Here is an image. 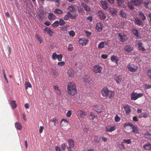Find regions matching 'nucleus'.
<instances>
[{"mask_svg":"<svg viewBox=\"0 0 151 151\" xmlns=\"http://www.w3.org/2000/svg\"><path fill=\"white\" fill-rule=\"evenodd\" d=\"M128 8L131 10H133L134 9V4L132 3L129 2L127 3Z\"/></svg>","mask_w":151,"mask_h":151,"instance_id":"nucleus-36","label":"nucleus"},{"mask_svg":"<svg viewBox=\"0 0 151 151\" xmlns=\"http://www.w3.org/2000/svg\"><path fill=\"white\" fill-rule=\"evenodd\" d=\"M131 99L132 100H136L142 97L143 95L142 93H137L134 91H133L130 94Z\"/></svg>","mask_w":151,"mask_h":151,"instance_id":"nucleus-2","label":"nucleus"},{"mask_svg":"<svg viewBox=\"0 0 151 151\" xmlns=\"http://www.w3.org/2000/svg\"><path fill=\"white\" fill-rule=\"evenodd\" d=\"M109 91V90L106 87L104 88L101 91V93L102 96H106Z\"/></svg>","mask_w":151,"mask_h":151,"instance_id":"nucleus-17","label":"nucleus"},{"mask_svg":"<svg viewBox=\"0 0 151 151\" xmlns=\"http://www.w3.org/2000/svg\"><path fill=\"white\" fill-rule=\"evenodd\" d=\"M50 121L54 122V125L55 126L57 124L58 120L56 118H54L51 119Z\"/></svg>","mask_w":151,"mask_h":151,"instance_id":"nucleus-49","label":"nucleus"},{"mask_svg":"<svg viewBox=\"0 0 151 151\" xmlns=\"http://www.w3.org/2000/svg\"><path fill=\"white\" fill-rule=\"evenodd\" d=\"M127 67L128 70L132 72H137L138 69L137 65H134L133 64L130 63L127 65Z\"/></svg>","mask_w":151,"mask_h":151,"instance_id":"nucleus-3","label":"nucleus"},{"mask_svg":"<svg viewBox=\"0 0 151 151\" xmlns=\"http://www.w3.org/2000/svg\"><path fill=\"white\" fill-rule=\"evenodd\" d=\"M139 16L140 19L143 21L145 20L146 19V17L144 13L141 11L138 12Z\"/></svg>","mask_w":151,"mask_h":151,"instance_id":"nucleus-19","label":"nucleus"},{"mask_svg":"<svg viewBox=\"0 0 151 151\" xmlns=\"http://www.w3.org/2000/svg\"><path fill=\"white\" fill-rule=\"evenodd\" d=\"M59 25V21H56L55 22L52 24V27H57Z\"/></svg>","mask_w":151,"mask_h":151,"instance_id":"nucleus-46","label":"nucleus"},{"mask_svg":"<svg viewBox=\"0 0 151 151\" xmlns=\"http://www.w3.org/2000/svg\"><path fill=\"white\" fill-rule=\"evenodd\" d=\"M116 129V127L115 126L109 125L106 127V132H112V131H114Z\"/></svg>","mask_w":151,"mask_h":151,"instance_id":"nucleus-9","label":"nucleus"},{"mask_svg":"<svg viewBox=\"0 0 151 151\" xmlns=\"http://www.w3.org/2000/svg\"><path fill=\"white\" fill-rule=\"evenodd\" d=\"M10 104L11 105L12 108L13 109L16 108L17 107V104L15 103V101H10Z\"/></svg>","mask_w":151,"mask_h":151,"instance_id":"nucleus-32","label":"nucleus"},{"mask_svg":"<svg viewBox=\"0 0 151 151\" xmlns=\"http://www.w3.org/2000/svg\"><path fill=\"white\" fill-rule=\"evenodd\" d=\"M114 78L115 80L118 84H120L122 79V76L120 75H115Z\"/></svg>","mask_w":151,"mask_h":151,"instance_id":"nucleus-13","label":"nucleus"},{"mask_svg":"<svg viewBox=\"0 0 151 151\" xmlns=\"http://www.w3.org/2000/svg\"><path fill=\"white\" fill-rule=\"evenodd\" d=\"M102 68L99 65H94L92 68V71L96 73H100L102 70Z\"/></svg>","mask_w":151,"mask_h":151,"instance_id":"nucleus-4","label":"nucleus"},{"mask_svg":"<svg viewBox=\"0 0 151 151\" xmlns=\"http://www.w3.org/2000/svg\"><path fill=\"white\" fill-rule=\"evenodd\" d=\"M16 128L18 130H20L22 129V127L21 124L18 122H16L15 124Z\"/></svg>","mask_w":151,"mask_h":151,"instance_id":"nucleus-23","label":"nucleus"},{"mask_svg":"<svg viewBox=\"0 0 151 151\" xmlns=\"http://www.w3.org/2000/svg\"><path fill=\"white\" fill-rule=\"evenodd\" d=\"M101 5L102 8L106 10L108 8V3L105 1H101Z\"/></svg>","mask_w":151,"mask_h":151,"instance_id":"nucleus-14","label":"nucleus"},{"mask_svg":"<svg viewBox=\"0 0 151 151\" xmlns=\"http://www.w3.org/2000/svg\"><path fill=\"white\" fill-rule=\"evenodd\" d=\"M119 15L122 17L125 18L127 17V15L125 12L123 10H121L119 12Z\"/></svg>","mask_w":151,"mask_h":151,"instance_id":"nucleus-30","label":"nucleus"},{"mask_svg":"<svg viewBox=\"0 0 151 151\" xmlns=\"http://www.w3.org/2000/svg\"><path fill=\"white\" fill-rule=\"evenodd\" d=\"M94 110L99 113H101L102 112L101 107L98 106H95L93 107Z\"/></svg>","mask_w":151,"mask_h":151,"instance_id":"nucleus-29","label":"nucleus"},{"mask_svg":"<svg viewBox=\"0 0 151 151\" xmlns=\"http://www.w3.org/2000/svg\"><path fill=\"white\" fill-rule=\"evenodd\" d=\"M98 13L99 15V17L100 19L102 20H105L106 17V14L104 13L102 10H100L98 11Z\"/></svg>","mask_w":151,"mask_h":151,"instance_id":"nucleus-8","label":"nucleus"},{"mask_svg":"<svg viewBox=\"0 0 151 151\" xmlns=\"http://www.w3.org/2000/svg\"><path fill=\"white\" fill-rule=\"evenodd\" d=\"M74 49L72 45H69L68 48V51H72Z\"/></svg>","mask_w":151,"mask_h":151,"instance_id":"nucleus-53","label":"nucleus"},{"mask_svg":"<svg viewBox=\"0 0 151 151\" xmlns=\"http://www.w3.org/2000/svg\"><path fill=\"white\" fill-rule=\"evenodd\" d=\"M55 92L58 95H60L61 92L60 90L59 89L58 87L56 86H54Z\"/></svg>","mask_w":151,"mask_h":151,"instance_id":"nucleus-33","label":"nucleus"},{"mask_svg":"<svg viewBox=\"0 0 151 151\" xmlns=\"http://www.w3.org/2000/svg\"><path fill=\"white\" fill-rule=\"evenodd\" d=\"M35 37L36 39L40 43H41L42 42V40L41 38L40 37L39 35L36 34L35 35Z\"/></svg>","mask_w":151,"mask_h":151,"instance_id":"nucleus-45","label":"nucleus"},{"mask_svg":"<svg viewBox=\"0 0 151 151\" xmlns=\"http://www.w3.org/2000/svg\"><path fill=\"white\" fill-rule=\"evenodd\" d=\"M114 119L115 121L116 122H119L120 120V117H119L117 115L115 117Z\"/></svg>","mask_w":151,"mask_h":151,"instance_id":"nucleus-57","label":"nucleus"},{"mask_svg":"<svg viewBox=\"0 0 151 151\" xmlns=\"http://www.w3.org/2000/svg\"><path fill=\"white\" fill-rule=\"evenodd\" d=\"M131 1L136 6H139L142 4V1L140 0H132Z\"/></svg>","mask_w":151,"mask_h":151,"instance_id":"nucleus-20","label":"nucleus"},{"mask_svg":"<svg viewBox=\"0 0 151 151\" xmlns=\"http://www.w3.org/2000/svg\"><path fill=\"white\" fill-rule=\"evenodd\" d=\"M124 142H125L128 144H130L132 142L131 139H124Z\"/></svg>","mask_w":151,"mask_h":151,"instance_id":"nucleus-55","label":"nucleus"},{"mask_svg":"<svg viewBox=\"0 0 151 151\" xmlns=\"http://www.w3.org/2000/svg\"><path fill=\"white\" fill-rule=\"evenodd\" d=\"M110 12L113 15H115L117 14V12L116 10L114 8H111L109 9Z\"/></svg>","mask_w":151,"mask_h":151,"instance_id":"nucleus-35","label":"nucleus"},{"mask_svg":"<svg viewBox=\"0 0 151 151\" xmlns=\"http://www.w3.org/2000/svg\"><path fill=\"white\" fill-rule=\"evenodd\" d=\"M25 89L27 90L28 88H31L32 87V85L30 83L29 81H26L25 82Z\"/></svg>","mask_w":151,"mask_h":151,"instance_id":"nucleus-39","label":"nucleus"},{"mask_svg":"<svg viewBox=\"0 0 151 151\" xmlns=\"http://www.w3.org/2000/svg\"><path fill=\"white\" fill-rule=\"evenodd\" d=\"M88 41V40L86 39L83 37L80 39L79 40L80 44L82 45H85L87 44Z\"/></svg>","mask_w":151,"mask_h":151,"instance_id":"nucleus-16","label":"nucleus"},{"mask_svg":"<svg viewBox=\"0 0 151 151\" xmlns=\"http://www.w3.org/2000/svg\"><path fill=\"white\" fill-rule=\"evenodd\" d=\"M143 147L145 150H151V144L148 143H146L144 145Z\"/></svg>","mask_w":151,"mask_h":151,"instance_id":"nucleus-24","label":"nucleus"},{"mask_svg":"<svg viewBox=\"0 0 151 151\" xmlns=\"http://www.w3.org/2000/svg\"><path fill=\"white\" fill-rule=\"evenodd\" d=\"M44 31L47 32V33L50 36H52L53 35L54 33L51 29L47 27L45 28L44 29Z\"/></svg>","mask_w":151,"mask_h":151,"instance_id":"nucleus-22","label":"nucleus"},{"mask_svg":"<svg viewBox=\"0 0 151 151\" xmlns=\"http://www.w3.org/2000/svg\"><path fill=\"white\" fill-rule=\"evenodd\" d=\"M63 56L62 54L58 55L57 58L59 61H61L62 60Z\"/></svg>","mask_w":151,"mask_h":151,"instance_id":"nucleus-52","label":"nucleus"},{"mask_svg":"<svg viewBox=\"0 0 151 151\" xmlns=\"http://www.w3.org/2000/svg\"><path fill=\"white\" fill-rule=\"evenodd\" d=\"M71 12H68L67 13V14L68 15L69 17V18H70L72 19H76L77 16H78V14L76 13H75L74 14V15H73L71 13Z\"/></svg>","mask_w":151,"mask_h":151,"instance_id":"nucleus-21","label":"nucleus"},{"mask_svg":"<svg viewBox=\"0 0 151 151\" xmlns=\"http://www.w3.org/2000/svg\"><path fill=\"white\" fill-rule=\"evenodd\" d=\"M148 114L145 112L142 113L140 114L139 115V118L144 117V118H147L148 117Z\"/></svg>","mask_w":151,"mask_h":151,"instance_id":"nucleus-38","label":"nucleus"},{"mask_svg":"<svg viewBox=\"0 0 151 151\" xmlns=\"http://www.w3.org/2000/svg\"><path fill=\"white\" fill-rule=\"evenodd\" d=\"M118 38L119 40L122 42H124L127 40L126 35L124 34H118Z\"/></svg>","mask_w":151,"mask_h":151,"instance_id":"nucleus-5","label":"nucleus"},{"mask_svg":"<svg viewBox=\"0 0 151 151\" xmlns=\"http://www.w3.org/2000/svg\"><path fill=\"white\" fill-rule=\"evenodd\" d=\"M132 31L133 34L137 37H139V32L138 30L133 28L132 29Z\"/></svg>","mask_w":151,"mask_h":151,"instance_id":"nucleus-28","label":"nucleus"},{"mask_svg":"<svg viewBox=\"0 0 151 151\" xmlns=\"http://www.w3.org/2000/svg\"><path fill=\"white\" fill-rule=\"evenodd\" d=\"M108 43L106 42H100L99 44L98 47L99 49H101L105 47V45H107Z\"/></svg>","mask_w":151,"mask_h":151,"instance_id":"nucleus-18","label":"nucleus"},{"mask_svg":"<svg viewBox=\"0 0 151 151\" xmlns=\"http://www.w3.org/2000/svg\"><path fill=\"white\" fill-rule=\"evenodd\" d=\"M67 74L69 77H72L74 76V72L73 70H69Z\"/></svg>","mask_w":151,"mask_h":151,"instance_id":"nucleus-34","label":"nucleus"},{"mask_svg":"<svg viewBox=\"0 0 151 151\" xmlns=\"http://www.w3.org/2000/svg\"><path fill=\"white\" fill-rule=\"evenodd\" d=\"M124 50L127 52H130L133 50V48L129 45H126L124 47Z\"/></svg>","mask_w":151,"mask_h":151,"instance_id":"nucleus-25","label":"nucleus"},{"mask_svg":"<svg viewBox=\"0 0 151 151\" xmlns=\"http://www.w3.org/2000/svg\"><path fill=\"white\" fill-rule=\"evenodd\" d=\"M100 140V138H99L98 136H96L94 137V140L95 142H99Z\"/></svg>","mask_w":151,"mask_h":151,"instance_id":"nucleus-51","label":"nucleus"},{"mask_svg":"<svg viewBox=\"0 0 151 151\" xmlns=\"http://www.w3.org/2000/svg\"><path fill=\"white\" fill-rule=\"evenodd\" d=\"M114 95L115 93L114 91L109 90L106 96H108L109 98L111 99L114 96Z\"/></svg>","mask_w":151,"mask_h":151,"instance_id":"nucleus-26","label":"nucleus"},{"mask_svg":"<svg viewBox=\"0 0 151 151\" xmlns=\"http://www.w3.org/2000/svg\"><path fill=\"white\" fill-rule=\"evenodd\" d=\"M39 17L40 19H43L45 17V14L43 12L40 13L39 15Z\"/></svg>","mask_w":151,"mask_h":151,"instance_id":"nucleus-50","label":"nucleus"},{"mask_svg":"<svg viewBox=\"0 0 151 151\" xmlns=\"http://www.w3.org/2000/svg\"><path fill=\"white\" fill-rule=\"evenodd\" d=\"M134 22L135 24L139 26L142 27L143 26V22L138 17H136L135 18Z\"/></svg>","mask_w":151,"mask_h":151,"instance_id":"nucleus-6","label":"nucleus"},{"mask_svg":"<svg viewBox=\"0 0 151 151\" xmlns=\"http://www.w3.org/2000/svg\"><path fill=\"white\" fill-rule=\"evenodd\" d=\"M58 55H57L56 53H55V52L52 55V59L54 60H56L57 58Z\"/></svg>","mask_w":151,"mask_h":151,"instance_id":"nucleus-58","label":"nucleus"},{"mask_svg":"<svg viewBox=\"0 0 151 151\" xmlns=\"http://www.w3.org/2000/svg\"><path fill=\"white\" fill-rule=\"evenodd\" d=\"M65 63L64 61L59 62L58 63V65L59 66H63L65 65Z\"/></svg>","mask_w":151,"mask_h":151,"instance_id":"nucleus-61","label":"nucleus"},{"mask_svg":"<svg viewBox=\"0 0 151 151\" xmlns=\"http://www.w3.org/2000/svg\"><path fill=\"white\" fill-rule=\"evenodd\" d=\"M54 13L58 14H61L63 13V12L59 9H56L55 10Z\"/></svg>","mask_w":151,"mask_h":151,"instance_id":"nucleus-41","label":"nucleus"},{"mask_svg":"<svg viewBox=\"0 0 151 151\" xmlns=\"http://www.w3.org/2000/svg\"><path fill=\"white\" fill-rule=\"evenodd\" d=\"M149 18L148 21L151 24V13L149 12V13L147 16Z\"/></svg>","mask_w":151,"mask_h":151,"instance_id":"nucleus-63","label":"nucleus"},{"mask_svg":"<svg viewBox=\"0 0 151 151\" xmlns=\"http://www.w3.org/2000/svg\"><path fill=\"white\" fill-rule=\"evenodd\" d=\"M112 61L117 64L119 60V58L116 56L112 55L111 58Z\"/></svg>","mask_w":151,"mask_h":151,"instance_id":"nucleus-12","label":"nucleus"},{"mask_svg":"<svg viewBox=\"0 0 151 151\" xmlns=\"http://www.w3.org/2000/svg\"><path fill=\"white\" fill-rule=\"evenodd\" d=\"M149 3V1L147 0H146L144 2V6L146 8H147Z\"/></svg>","mask_w":151,"mask_h":151,"instance_id":"nucleus-54","label":"nucleus"},{"mask_svg":"<svg viewBox=\"0 0 151 151\" xmlns=\"http://www.w3.org/2000/svg\"><path fill=\"white\" fill-rule=\"evenodd\" d=\"M68 121L66 119H63L61 121V124L63 126L65 124H68Z\"/></svg>","mask_w":151,"mask_h":151,"instance_id":"nucleus-37","label":"nucleus"},{"mask_svg":"<svg viewBox=\"0 0 151 151\" xmlns=\"http://www.w3.org/2000/svg\"><path fill=\"white\" fill-rule=\"evenodd\" d=\"M119 147L121 150L125 149L126 148L125 146L122 142H121V144L119 145Z\"/></svg>","mask_w":151,"mask_h":151,"instance_id":"nucleus-44","label":"nucleus"},{"mask_svg":"<svg viewBox=\"0 0 151 151\" xmlns=\"http://www.w3.org/2000/svg\"><path fill=\"white\" fill-rule=\"evenodd\" d=\"M76 6L74 4L68 6V9L69 12L72 13H74L76 11Z\"/></svg>","mask_w":151,"mask_h":151,"instance_id":"nucleus-10","label":"nucleus"},{"mask_svg":"<svg viewBox=\"0 0 151 151\" xmlns=\"http://www.w3.org/2000/svg\"><path fill=\"white\" fill-rule=\"evenodd\" d=\"M78 12L81 13L82 15H84L85 14V12L83 8L81 7H79L78 8Z\"/></svg>","mask_w":151,"mask_h":151,"instance_id":"nucleus-40","label":"nucleus"},{"mask_svg":"<svg viewBox=\"0 0 151 151\" xmlns=\"http://www.w3.org/2000/svg\"><path fill=\"white\" fill-rule=\"evenodd\" d=\"M81 4L82 6L84 8L85 10L86 11H90L91 10L90 7L87 5L86 4L83 3H82Z\"/></svg>","mask_w":151,"mask_h":151,"instance_id":"nucleus-27","label":"nucleus"},{"mask_svg":"<svg viewBox=\"0 0 151 151\" xmlns=\"http://www.w3.org/2000/svg\"><path fill=\"white\" fill-rule=\"evenodd\" d=\"M117 4L119 6H120L122 4H123L124 1L122 0H117Z\"/></svg>","mask_w":151,"mask_h":151,"instance_id":"nucleus-59","label":"nucleus"},{"mask_svg":"<svg viewBox=\"0 0 151 151\" xmlns=\"http://www.w3.org/2000/svg\"><path fill=\"white\" fill-rule=\"evenodd\" d=\"M124 108L125 110V113L127 115H128L131 112L130 107L128 105H126L124 106Z\"/></svg>","mask_w":151,"mask_h":151,"instance_id":"nucleus-15","label":"nucleus"},{"mask_svg":"<svg viewBox=\"0 0 151 151\" xmlns=\"http://www.w3.org/2000/svg\"><path fill=\"white\" fill-rule=\"evenodd\" d=\"M71 114H72V112H71V111H70V110H69L68 111V112L66 114V116L68 117H70V116H71Z\"/></svg>","mask_w":151,"mask_h":151,"instance_id":"nucleus-62","label":"nucleus"},{"mask_svg":"<svg viewBox=\"0 0 151 151\" xmlns=\"http://www.w3.org/2000/svg\"><path fill=\"white\" fill-rule=\"evenodd\" d=\"M68 147H67L73 148L74 147V142L72 139H69L67 141Z\"/></svg>","mask_w":151,"mask_h":151,"instance_id":"nucleus-11","label":"nucleus"},{"mask_svg":"<svg viewBox=\"0 0 151 151\" xmlns=\"http://www.w3.org/2000/svg\"><path fill=\"white\" fill-rule=\"evenodd\" d=\"M69 34L72 37H73L75 35V32L73 30L70 31L69 32Z\"/></svg>","mask_w":151,"mask_h":151,"instance_id":"nucleus-56","label":"nucleus"},{"mask_svg":"<svg viewBox=\"0 0 151 151\" xmlns=\"http://www.w3.org/2000/svg\"><path fill=\"white\" fill-rule=\"evenodd\" d=\"M78 112L80 116L82 117H84L86 115V114L82 110L79 111Z\"/></svg>","mask_w":151,"mask_h":151,"instance_id":"nucleus-43","label":"nucleus"},{"mask_svg":"<svg viewBox=\"0 0 151 151\" xmlns=\"http://www.w3.org/2000/svg\"><path fill=\"white\" fill-rule=\"evenodd\" d=\"M48 19L50 20L55 19V16L52 13H49L48 17Z\"/></svg>","mask_w":151,"mask_h":151,"instance_id":"nucleus-31","label":"nucleus"},{"mask_svg":"<svg viewBox=\"0 0 151 151\" xmlns=\"http://www.w3.org/2000/svg\"><path fill=\"white\" fill-rule=\"evenodd\" d=\"M147 76L149 77L151 79V70H148L147 72Z\"/></svg>","mask_w":151,"mask_h":151,"instance_id":"nucleus-64","label":"nucleus"},{"mask_svg":"<svg viewBox=\"0 0 151 151\" xmlns=\"http://www.w3.org/2000/svg\"><path fill=\"white\" fill-rule=\"evenodd\" d=\"M59 25L60 26L63 25L65 24L66 23V22L62 19H59Z\"/></svg>","mask_w":151,"mask_h":151,"instance_id":"nucleus-47","label":"nucleus"},{"mask_svg":"<svg viewBox=\"0 0 151 151\" xmlns=\"http://www.w3.org/2000/svg\"><path fill=\"white\" fill-rule=\"evenodd\" d=\"M146 137L149 140H151V134L147 132L145 134Z\"/></svg>","mask_w":151,"mask_h":151,"instance_id":"nucleus-48","label":"nucleus"},{"mask_svg":"<svg viewBox=\"0 0 151 151\" xmlns=\"http://www.w3.org/2000/svg\"><path fill=\"white\" fill-rule=\"evenodd\" d=\"M67 90L69 94L74 96L77 93V89L76 84L73 82H68V83Z\"/></svg>","mask_w":151,"mask_h":151,"instance_id":"nucleus-1","label":"nucleus"},{"mask_svg":"<svg viewBox=\"0 0 151 151\" xmlns=\"http://www.w3.org/2000/svg\"><path fill=\"white\" fill-rule=\"evenodd\" d=\"M61 147L63 150L64 151L66 149V146L65 144V143H63L61 145Z\"/></svg>","mask_w":151,"mask_h":151,"instance_id":"nucleus-60","label":"nucleus"},{"mask_svg":"<svg viewBox=\"0 0 151 151\" xmlns=\"http://www.w3.org/2000/svg\"><path fill=\"white\" fill-rule=\"evenodd\" d=\"M104 27L103 24L101 22L97 23L96 25L95 29L98 32H100L102 30Z\"/></svg>","mask_w":151,"mask_h":151,"instance_id":"nucleus-7","label":"nucleus"},{"mask_svg":"<svg viewBox=\"0 0 151 151\" xmlns=\"http://www.w3.org/2000/svg\"><path fill=\"white\" fill-rule=\"evenodd\" d=\"M132 132H133L134 134H139V130L137 129V127H135L134 128H133Z\"/></svg>","mask_w":151,"mask_h":151,"instance_id":"nucleus-42","label":"nucleus"}]
</instances>
